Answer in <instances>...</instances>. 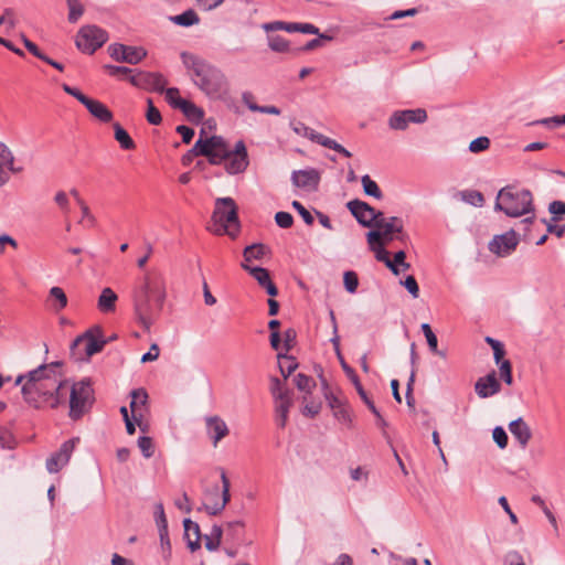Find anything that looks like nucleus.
I'll return each instance as SVG.
<instances>
[{"label":"nucleus","instance_id":"72a5a7b5","mask_svg":"<svg viewBox=\"0 0 565 565\" xmlns=\"http://www.w3.org/2000/svg\"><path fill=\"white\" fill-rule=\"evenodd\" d=\"M270 254V249L264 244H252L246 246L243 252L244 263L248 264L253 260H260Z\"/></svg>","mask_w":565,"mask_h":565},{"label":"nucleus","instance_id":"423d86ee","mask_svg":"<svg viewBox=\"0 0 565 565\" xmlns=\"http://www.w3.org/2000/svg\"><path fill=\"white\" fill-rule=\"evenodd\" d=\"M213 226L210 227L216 235H230L235 237L239 232L237 206L232 198H220L215 202L212 215Z\"/></svg>","mask_w":565,"mask_h":565},{"label":"nucleus","instance_id":"a18cd8bd","mask_svg":"<svg viewBox=\"0 0 565 565\" xmlns=\"http://www.w3.org/2000/svg\"><path fill=\"white\" fill-rule=\"evenodd\" d=\"M279 359H282V362H279V370L285 379H287L298 366L297 362L294 358L287 355H278Z\"/></svg>","mask_w":565,"mask_h":565},{"label":"nucleus","instance_id":"ea45409f","mask_svg":"<svg viewBox=\"0 0 565 565\" xmlns=\"http://www.w3.org/2000/svg\"><path fill=\"white\" fill-rule=\"evenodd\" d=\"M363 191L366 195L373 196L377 200L383 198V193L379 188L377 183L373 181L369 174H365L361 178Z\"/></svg>","mask_w":565,"mask_h":565},{"label":"nucleus","instance_id":"f257e3e1","mask_svg":"<svg viewBox=\"0 0 565 565\" xmlns=\"http://www.w3.org/2000/svg\"><path fill=\"white\" fill-rule=\"evenodd\" d=\"M17 385H22L24 401L35 407L57 408L67 401V380H62L57 364H43L25 375H19Z\"/></svg>","mask_w":565,"mask_h":565},{"label":"nucleus","instance_id":"4d7b16f0","mask_svg":"<svg viewBox=\"0 0 565 565\" xmlns=\"http://www.w3.org/2000/svg\"><path fill=\"white\" fill-rule=\"evenodd\" d=\"M54 202L57 204V206L61 209V211L68 215L70 213V200L67 194L64 191H58L54 195Z\"/></svg>","mask_w":565,"mask_h":565},{"label":"nucleus","instance_id":"37998d69","mask_svg":"<svg viewBox=\"0 0 565 565\" xmlns=\"http://www.w3.org/2000/svg\"><path fill=\"white\" fill-rule=\"evenodd\" d=\"M460 196L465 202L473 206H482L484 203V198L482 193L476 190L462 191L460 192Z\"/></svg>","mask_w":565,"mask_h":565},{"label":"nucleus","instance_id":"6e6d98bb","mask_svg":"<svg viewBox=\"0 0 565 565\" xmlns=\"http://www.w3.org/2000/svg\"><path fill=\"white\" fill-rule=\"evenodd\" d=\"M343 282H344L345 289L349 292L353 294L356 291L358 286H359V280H358V276L355 273L345 271L344 276H343Z\"/></svg>","mask_w":565,"mask_h":565},{"label":"nucleus","instance_id":"58836bf2","mask_svg":"<svg viewBox=\"0 0 565 565\" xmlns=\"http://www.w3.org/2000/svg\"><path fill=\"white\" fill-rule=\"evenodd\" d=\"M68 8L67 20L70 23H76L85 12L84 4L81 0H66Z\"/></svg>","mask_w":565,"mask_h":565},{"label":"nucleus","instance_id":"4c0bfd02","mask_svg":"<svg viewBox=\"0 0 565 565\" xmlns=\"http://www.w3.org/2000/svg\"><path fill=\"white\" fill-rule=\"evenodd\" d=\"M115 139L119 142L120 147L125 150H131L136 147L134 140L128 132L119 125H114Z\"/></svg>","mask_w":565,"mask_h":565},{"label":"nucleus","instance_id":"603ef678","mask_svg":"<svg viewBox=\"0 0 565 565\" xmlns=\"http://www.w3.org/2000/svg\"><path fill=\"white\" fill-rule=\"evenodd\" d=\"M163 92L166 93V98H167L168 103L174 108H180V103L185 102V99H183L179 96L180 92L175 87H170L167 89L164 88Z\"/></svg>","mask_w":565,"mask_h":565},{"label":"nucleus","instance_id":"f704fd0d","mask_svg":"<svg viewBox=\"0 0 565 565\" xmlns=\"http://www.w3.org/2000/svg\"><path fill=\"white\" fill-rule=\"evenodd\" d=\"M295 385L297 388L305 393L303 395V402L307 401V395L312 393V390L316 387V381L313 377L306 375L303 373H298L294 377Z\"/></svg>","mask_w":565,"mask_h":565},{"label":"nucleus","instance_id":"9d476101","mask_svg":"<svg viewBox=\"0 0 565 565\" xmlns=\"http://www.w3.org/2000/svg\"><path fill=\"white\" fill-rule=\"evenodd\" d=\"M221 480H222V499L220 501H214V497H217L220 493L218 486H214L212 489H207L204 492V502L201 508H199V511L204 510L210 515H217L220 514L226 504L230 501V481L226 477V473L224 470L221 472Z\"/></svg>","mask_w":565,"mask_h":565},{"label":"nucleus","instance_id":"338daca9","mask_svg":"<svg viewBox=\"0 0 565 565\" xmlns=\"http://www.w3.org/2000/svg\"><path fill=\"white\" fill-rule=\"evenodd\" d=\"M160 349L157 343H152L150 350L141 356V362L156 361L159 358Z\"/></svg>","mask_w":565,"mask_h":565},{"label":"nucleus","instance_id":"a878e982","mask_svg":"<svg viewBox=\"0 0 565 565\" xmlns=\"http://www.w3.org/2000/svg\"><path fill=\"white\" fill-rule=\"evenodd\" d=\"M184 535L188 540V547L194 552L201 547V531L200 525L196 522L191 521L190 519H184Z\"/></svg>","mask_w":565,"mask_h":565},{"label":"nucleus","instance_id":"c85d7f7f","mask_svg":"<svg viewBox=\"0 0 565 565\" xmlns=\"http://www.w3.org/2000/svg\"><path fill=\"white\" fill-rule=\"evenodd\" d=\"M117 294L109 287H105L97 300V308L103 313H110L116 310Z\"/></svg>","mask_w":565,"mask_h":565},{"label":"nucleus","instance_id":"2eb2a0df","mask_svg":"<svg viewBox=\"0 0 565 565\" xmlns=\"http://www.w3.org/2000/svg\"><path fill=\"white\" fill-rule=\"evenodd\" d=\"M108 53L115 61L128 64H137L147 55L146 50L142 47L124 44H111L108 47Z\"/></svg>","mask_w":565,"mask_h":565},{"label":"nucleus","instance_id":"4be33fe9","mask_svg":"<svg viewBox=\"0 0 565 565\" xmlns=\"http://www.w3.org/2000/svg\"><path fill=\"white\" fill-rule=\"evenodd\" d=\"M475 391L480 398H488L498 394L501 391V384L495 372L492 371L486 376L479 377L475 383Z\"/></svg>","mask_w":565,"mask_h":565},{"label":"nucleus","instance_id":"5fc2aeb1","mask_svg":"<svg viewBox=\"0 0 565 565\" xmlns=\"http://www.w3.org/2000/svg\"><path fill=\"white\" fill-rule=\"evenodd\" d=\"M499 371L502 380L508 384L512 385V365L509 360H503L499 365Z\"/></svg>","mask_w":565,"mask_h":565},{"label":"nucleus","instance_id":"7c9ffc66","mask_svg":"<svg viewBox=\"0 0 565 565\" xmlns=\"http://www.w3.org/2000/svg\"><path fill=\"white\" fill-rule=\"evenodd\" d=\"M67 296L61 287H52L49 290L47 303L52 311L60 312L67 306Z\"/></svg>","mask_w":565,"mask_h":565},{"label":"nucleus","instance_id":"de8ad7c7","mask_svg":"<svg viewBox=\"0 0 565 565\" xmlns=\"http://www.w3.org/2000/svg\"><path fill=\"white\" fill-rule=\"evenodd\" d=\"M147 105H148V108H147V113H146V118H147L148 122L151 125H160L162 121V117H161L159 109H157L154 107L151 98L147 99Z\"/></svg>","mask_w":565,"mask_h":565},{"label":"nucleus","instance_id":"0eeeda50","mask_svg":"<svg viewBox=\"0 0 565 565\" xmlns=\"http://www.w3.org/2000/svg\"><path fill=\"white\" fill-rule=\"evenodd\" d=\"M67 397L70 405V417L73 420L79 419L93 405L94 391L88 379H83L70 385L67 382Z\"/></svg>","mask_w":565,"mask_h":565},{"label":"nucleus","instance_id":"412c9836","mask_svg":"<svg viewBox=\"0 0 565 565\" xmlns=\"http://www.w3.org/2000/svg\"><path fill=\"white\" fill-rule=\"evenodd\" d=\"M242 268L246 270L260 287L265 288L269 296L275 297L278 295V289L271 281L268 269L263 267H253L245 263H242Z\"/></svg>","mask_w":565,"mask_h":565},{"label":"nucleus","instance_id":"393cba45","mask_svg":"<svg viewBox=\"0 0 565 565\" xmlns=\"http://www.w3.org/2000/svg\"><path fill=\"white\" fill-rule=\"evenodd\" d=\"M207 434L216 446L221 439L228 435L226 423L218 416H210L205 419Z\"/></svg>","mask_w":565,"mask_h":565},{"label":"nucleus","instance_id":"6e6552de","mask_svg":"<svg viewBox=\"0 0 565 565\" xmlns=\"http://www.w3.org/2000/svg\"><path fill=\"white\" fill-rule=\"evenodd\" d=\"M102 330L99 327L88 330L84 334L77 337L71 345V354L77 360L88 359L95 353L100 352L106 345Z\"/></svg>","mask_w":565,"mask_h":565},{"label":"nucleus","instance_id":"f8f14e48","mask_svg":"<svg viewBox=\"0 0 565 565\" xmlns=\"http://www.w3.org/2000/svg\"><path fill=\"white\" fill-rule=\"evenodd\" d=\"M427 120L424 108L395 110L388 118V127L392 130H405L409 124H423Z\"/></svg>","mask_w":565,"mask_h":565},{"label":"nucleus","instance_id":"864d4df0","mask_svg":"<svg viewBox=\"0 0 565 565\" xmlns=\"http://www.w3.org/2000/svg\"><path fill=\"white\" fill-rule=\"evenodd\" d=\"M138 447L146 458H150L153 455V443L150 437L142 436L138 439Z\"/></svg>","mask_w":565,"mask_h":565},{"label":"nucleus","instance_id":"1a4fd4ad","mask_svg":"<svg viewBox=\"0 0 565 565\" xmlns=\"http://www.w3.org/2000/svg\"><path fill=\"white\" fill-rule=\"evenodd\" d=\"M108 40V34L105 30L97 25H84L79 29L76 35V47L86 54H93L102 47Z\"/></svg>","mask_w":565,"mask_h":565},{"label":"nucleus","instance_id":"dca6fc26","mask_svg":"<svg viewBox=\"0 0 565 565\" xmlns=\"http://www.w3.org/2000/svg\"><path fill=\"white\" fill-rule=\"evenodd\" d=\"M78 438H72L62 444L58 451L54 452L46 460V469L50 473L58 472L63 467H65L72 456V452L75 448L76 443H78Z\"/></svg>","mask_w":565,"mask_h":565},{"label":"nucleus","instance_id":"13d9d810","mask_svg":"<svg viewBox=\"0 0 565 565\" xmlns=\"http://www.w3.org/2000/svg\"><path fill=\"white\" fill-rule=\"evenodd\" d=\"M276 224L281 228H289L294 223V217L288 212H277L275 215Z\"/></svg>","mask_w":565,"mask_h":565},{"label":"nucleus","instance_id":"f03ea898","mask_svg":"<svg viewBox=\"0 0 565 565\" xmlns=\"http://www.w3.org/2000/svg\"><path fill=\"white\" fill-rule=\"evenodd\" d=\"M167 300L166 279L157 269L148 270L131 290V305L136 322L149 332L159 320Z\"/></svg>","mask_w":565,"mask_h":565},{"label":"nucleus","instance_id":"e2e57ef3","mask_svg":"<svg viewBox=\"0 0 565 565\" xmlns=\"http://www.w3.org/2000/svg\"><path fill=\"white\" fill-rule=\"evenodd\" d=\"M291 205L300 214L307 225L313 224V216L299 201H294Z\"/></svg>","mask_w":565,"mask_h":565},{"label":"nucleus","instance_id":"69168bd1","mask_svg":"<svg viewBox=\"0 0 565 565\" xmlns=\"http://www.w3.org/2000/svg\"><path fill=\"white\" fill-rule=\"evenodd\" d=\"M62 88H63V90H64L66 94H68V95H71V96L75 97V98H76L81 104H83V105H84V104L86 103V100L89 98V97H87L86 95H84L79 89H77V88H75V87H72V86H70V85H67V84H63Z\"/></svg>","mask_w":565,"mask_h":565},{"label":"nucleus","instance_id":"b1692460","mask_svg":"<svg viewBox=\"0 0 565 565\" xmlns=\"http://www.w3.org/2000/svg\"><path fill=\"white\" fill-rule=\"evenodd\" d=\"M328 404L333 412V416L342 424L350 425L352 416L347 402L334 394L326 395Z\"/></svg>","mask_w":565,"mask_h":565},{"label":"nucleus","instance_id":"473e14b6","mask_svg":"<svg viewBox=\"0 0 565 565\" xmlns=\"http://www.w3.org/2000/svg\"><path fill=\"white\" fill-rule=\"evenodd\" d=\"M275 413L277 425L284 428L288 420L289 409L294 404V397L284 396L280 401H275Z\"/></svg>","mask_w":565,"mask_h":565},{"label":"nucleus","instance_id":"c756f323","mask_svg":"<svg viewBox=\"0 0 565 565\" xmlns=\"http://www.w3.org/2000/svg\"><path fill=\"white\" fill-rule=\"evenodd\" d=\"M84 106L87 108L92 116L102 122H109L113 119L111 111L99 100L88 98Z\"/></svg>","mask_w":565,"mask_h":565},{"label":"nucleus","instance_id":"5701e85b","mask_svg":"<svg viewBox=\"0 0 565 565\" xmlns=\"http://www.w3.org/2000/svg\"><path fill=\"white\" fill-rule=\"evenodd\" d=\"M320 181V174L315 169H306L294 171L291 174V182L295 186L308 191L316 190Z\"/></svg>","mask_w":565,"mask_h":565},{"label":"nucleus","instance_id":"79ce46f5","mask_svg":"<svg viewBox=\"0 0 565 565\" xmlns=\"http://www.w3.org/2000/svg\"><path fill=\"white\" fill-rule=\"evenodd\" d=\"M375 253V257L379 262L385 264L387 268L392 270L394 275L399 274V269L395 266V264L390 259L387 250L384 248V245L377 246L375 249H372Z\"/></svg>","mask_w":565,"mask_h":565},{"label":"nucleus","instance_id":"e433bc0d","mask_svg":"<svg viewBox=\"0 0 565 565\" xmlns=\"http://www.w3.org/2000/svg\"><path fill=\"white\" fill-rule=\"evenodd\" d=\"M170 20L181 26H191L198 24L200 22V18L196 12L192 9H189L181 14L171 17Z\"/></svg>","mask_w":565,"mask_h":565},{"label":"nucleus","instance_id":"8fccbe9b","mask_svg":"<svg viewBox=\"0 0 565 565\" xmlns=\"http://www.w3.org/2000/svg\"><path fill=\"white\" fill-rule=\"evenodd\" d=\"M420 328H422V331L427 340V344H428L430 351L437 352L438 340H437L436 334L433 332L430 326L428 323H423Z\"/></svg>","mask_w":565,"mask_h":565},{"label":"nucleus","instance_id":"bf43d9fd","mask_svg":"<svg viewBox=\"0 0 565 565\" xmlns=\"http://www.w3.org/2000/svg\"><path fill=\"white\" fill-rule=\"evenodd\" d=\"M154 519L158 526V530L168 529V521L164 514V509L162 503L156 504Z\"/></svg>","mask_w":565,"mask_h":565},{"label":"nucleus","instance_id":"6ab92c4d","mask_svg":"<svg viewBox=\"0 0 565 565\" xmlns=\"http://www.w3.org/2000/svg\"><path fill=\"white\" fill-rule=\"evenodd\" d=\"M21 168L14 167V156L11 149L0 141V188L10 180V172L19 173Z\"/></svg>","mask_w":565,"mask_h":565},{"label":"nucleus","instance_id":"c03bdc74","mask_svg":"<svg viewBox=\"0 0 565 565\" xmlns=\"http://www.w3.org/2000/svg\"><path fill=\"white\" fill-rule=\"evenodd\" d=\"M268 46L274 52L285 53L289 50V42L280 35L268 36Z\"/></svg>","mask_w":565,"mask_h":565},{"label":"nucleus","instance_id":"cd10ccee","mask_svg":"<svg viewBox=\"0 0 565 565\" xmlns=\"http://www.w3.org/2000/svg\"><path fill=\"white\" fill-rule=\"evenodd\" d=\"M341 365H342V369L343 371L345 372V374L348 375V377L351 380V382L353 383L358 394L360 395V397L362 398V401L365 403V405L367 406V408L371 411V412H375V405L374 403L370 399V397L367 396L366 392L364 391L356 373L354 372V370L349 366L344 360H341Z\"/></svg>","mask_w":565,"mask_h":565},{"label":"nucleus","instance_id":"c9c22d12","mask_svg":"<svg viewBox=\"0 0 565 565\" xmlns=\"http://www.w3.org/2000/svg\"><path fill=\"white\" fill-rule=\"evenodd\" d=\"M190 120L200 121L204 117V111L202 108L198 107L192 102L185 100L180 103L179 108Z\"/></svg>","mask_w":565,"mask_h":565},{"label":"nucleus","instance_id":"a19ab883","mask_svg":"<svg viewBox=\"0 0 565 565\" xmlns=\"http://www.w3.org/2000/svg\"><path fill=\"white\" fill-rule=\"evenodd\" d=\"M270 392H271L275 401H280V399H282L284 396L292 397V392L290 390L284 387L282 382L277 377H274L271 380Z\"/></svg>","mask_w":565,"mask_h":565},{"label":"nucleus","instance_id":"f3484780","mask_svg":"<svg viewBox=\"0 0 565 565\" xmlns=\"http://www.w3.org/2000/svg\"><path fill=\"white\" fill-rule=\"evenodd\" d=\"M373 227H376L380 230L385 244L393 241L394 238L401 239V241L404 238L403 222L401 218H398L396 216H392L388 220H386L382 215L377 218L376 224H374Z\"/></svg>","mask_w":565,"mask_h":565},{"label":"nucleus","instance_id":"ddd939ff","mask_svg":"<svg viewBox=\"0 0 565 565\" xmlns=\"http://www.w3.org/2000/svg\"><path fill=\"white\" fill-rule=\"evenodd\" d=\"M347 207L364 227H373L376 221L382 216L381 211H376L369 203L361 200H352L347 203Z\"/></svg>","mask_w":565,"mask_h":565},{"label":"nucleus","instance_id":"3c124183","mask_svg":"<svg viewBox=\"0 0 565 565\" xmlns=\"http://www.w3.org/2000/svg\"><path fill=\"white\" fill-rule=\"evenodd\" d=\"M490 147V139L488 137H478L469 145V150L473 153L488 150Z\"/></svg>","mask_w":565,"mask_h":565},{"label":"nucleus","instance_id":"20e7f679","mask_svg":"<svg viewBox=\"0 0 565 565\" xmlns=\"http://www.w3.org/2000/svg\"><path fill=\"white\" fill-rule=\"evenodd\" d=\"M495 211H502L507 216L520 217L526 214L518 225L519 232H523L524 239L529 241L527 231L534 223L535 215L533 209V198L529 190H514L511 186L501 189L494 203Z\"/></svg>","mask_w":565,"mask_h":565},{"label":"nucleus","instance_id":"9b49d317","mask_svg":"<svg viewBox=\"0 0 565 565\" xmlns=\"http://www.w3.org/2000/svg\"><path fill=\"white\" fill-rule=\"evenodd\" d=\"M292 130L297 135L303 136L322 147L332 149L347 158L352 157V153L349 150H347L344 147H342L340 143H338L335 140H333L322 134L317 132L312 128L306 126L303 122H300V121L296 122L292 126Z\"/></svg>","mask_w":565,"mask_h":565},{"label":"nucleus","instance_id":"4468645a","mask_svg":"<svg viewBox=\"0 0 565 565\" xmlns=\"http://www.w3.org/2000/svg\"><path fill=\"white\" fill-rule=\"evenodd\" d=\"M128 79L138 88L158 93H163L167 85V79L160 73L139 72L135 75H130Z\"/></svg>","mask_w":565,"mask_h":565},{"label":"nucleus","instance_id":"0e129e2a","mask_svg":"<svg viewBox=\"0 0 565 565\" xmlns=\"http://www.w3.org/2000/svg\"><path fill=\"white\" fill-rule=\"evenodd\" d=\"M402 284L408 290V292L413 296V298H418L419 287H418V284L414 276H407Z\"/></svg>","mask_w":565,"mask_h":565},{"label":"nucleus","instance_id":"bb28decb","mask_svg":"<svg viewBox=\"0 0 565 565\" xmlns=\"http://www.w3.org/2000/svg\"><path fill=\"white\" fill-rule=\"evenodd\" d=\"M509 429L520 445L526 447L532 437L529 425L522 418H518L509 424Z\"/></svg>","mask_w":565,"mask_h":565},{"label":"nucleus","instance_id":"7ed1b4c3","mask_svg":"<svg viewBox=\"0 0 565 565\" xmlns=\"http://www.w3.org/2000/svg\"><path fill=\"white\" fill-rule=\"evenodd\" d=\"M204 130H201L200 138L194 143L190 153L198 157H206L213 166L225 163V170L230 174L244 172L248 164V154L245 142L238 140L233 150L228 149L225 139L221 136L203 138Z\"/></svg>","mask_w":565,"mask_h":565},{"label":"nucleus","instance_id":"49530a36","mask_svg":"<svg viewBox=\"0 0 565 565\" xmlns=\"http://www.w3.org/2000/svg\"><path fill=\"white\" fill-rule=\"evenodd\" d=\"M160 545L162 557L164 561H169L171 557V543L169 540L168 529L159 530Z\"/></svg>","mask_w":565,"mask_h":565},{"label":"nucleus","instance_id":"09e8293b","mask_svg":"<svg viewBox=\"0 0 565 565\" xmlns=\"http://www.w3.org/2000/svg\"><path fill=\"white\" fill-rule=\"evenodd\" d=\"M288 32H301L306 34H319V29L311 23L290 22Z\"/></svg>","mask_w":565,"mask_h":565},{"label":"nucleus","instance_id":"a211bd4d","mask_svg":"<svg viewBox=\"0 0 565 565\" xmlns=\"http://www.w3.org/2000/svg\"><path fill=\"white\" fill-rule=\"evenodd\" d=\"M518 243V234L514 230H511L502 235L494 236L489 243V249L499 256H507L515 249Z\"/></svg>","mask_w":565,"mask_h":565},{"label":"nucleus","instance_id":"aec40b11","mask_svg":"<svg viewBox=\"0 0 565 565\" xmlns=\"http://www.w3.org/2000/svg\"><path fill=\"white\" fill-rule=\"evenodd\" d=\"M130 396V409L132 414V419L140 427V429L145 431L146 427L143 426L142 420L148 401V394L143 388H137L131 391Z\"/></svg>","mask_w":565,"mask_h":565},{"label":"nucleus","instance_id":"774afa93","mask_svg":"<svg viewBox=\"0 0 565 565\" xmlns=\"http://www.w3.org/2000/svg\"><path fill=\"white\" fill-rule=\"evenodd\" d=\"M177 132L181 135L182 137V141L184 143H190L193 136H194V130L188 126H184V125H180L177 127Z\"/></svg>","mask_w":565,"mask_h":565},{"label":"nucleus","instance_id":"680f3d73","mask_svg":"<svg viewBox=\"0 0 565 565\" xmlns=\"http://www.w3.org/2000/svg\"><path fill=\"white\" fill-rule=\"evenodd\" d=\"M366 238L371 249H375L377 246L385 244L379 228L376 231H370L366 234Z\"/></svg>","mask_w":565,"mask_h":565},{"label":"nucleus","instance_id":"052dcab7","mask_svg":"<svg viewBox=\"0 0 565 565\" xmlns=\"http://www.w3.org/2000/svg\"><path fill=\"white\" fill-rule=\"evenodd\" d=\"M492 437H493V440L499 446V448L504 449L507 447L508 435L502 427H500V426L495 427L492 431Z\"/></svg>","mask_w":565,"mask_h":565},{"label":"nucleus","instance_id":"39448f33","mask_svg":"<svg viewBox=\"0 0 565 565\" xmlns=\"http://www.w3.org/2000/svg\"><path fill=\"white\" fill-rule=\"evenodd\" d=\"M184 66L195 76V85L211 98H220L228 88L225 74L207 61L191 54L181 53Z\"/></svg>","mask_w":565,"mask_h":565},{"label":"nucleus","instance_id":"2f4dec72","mask_svg":"<svg viewBox=\"0 0 565 565\" xmlns=\"http://www.w3.org/2000/svg\"><path fill=\"white\" fill-rule=\"evenodd\" d=\"M242 102L244 105L254 113H263L269 115H280V109L276 106H259L255 103V96L250 92H244L242 94Z\"/></svg>","mask_w":565,"mask_h":565}]
</instances>
